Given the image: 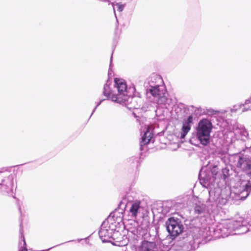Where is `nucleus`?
<instances>
[{
  "label": "nucleus",
  "mask_w": 251,
  "mask_h": 251,
  "mask_svg": "<svg viewBox=\"0 0 251 251\" xmlns=\"http://www.w3.org/2000/svg\"><path fill=\"white\" fill-rule=\"evenodd\" d=\"M212 128V125L209 120L203 119L199 122L197 129V136L202 145L206 146L209 143Z\"/></svg>",
  "instance_id": "nucleus-1"
},
{
  "label": "nucleus",
  "mask_w": 251,
  "mask_h": 251,
  "mask_svg": "<svg viewBox=\"0 0 251 251\" xmlns=\"http://www.w3.org/2000/svg\"><path fill=\"white\" fill-rule=\"evenodd\" d=\"M115 87L117 88L118 94L112 95L111 100L119 103L125 102L127 100L128 96L126 94L127 86L124 80L119 78L114 79Z\"/></svg>",
  "instance_id": "nucleus-2"
},
{
  "label": "nucleus",
  "mask_w": 251,
  "mask_h": 251,
  "mask_svg": "<svg viewBox=\"0 0 251 251\" xmlns=\"http://www.w3.org/2000/svg\"><path fill=\"white\" fill-rule=\"evenodd\" d=\"M168 231L172 236H176L182 233L183 226L178 219L171 217L166 223Z\"/></svg>",
  "instance_id": "nucleus-3"
},
{
  "label": "nucleus",
  "mask_w": 251,
  "mask_h": 251,
  "mask_svg": "<svg viewBox=\"0 0 251 251\" xmlns=\"http://www.w3.org/2000/svg\"><path fill=\"white\" fill-rule=\"evenodd\" d=\"M153 137V134L150 131V128L148 126L146 131L141 137V141L140 143L141 150H143V146L148 144Z\"/></svg>",
  "instance_id": "nucleus-4"
},
{
  "label": "nucleus",
  "mask_w": 251,
  "mask_h": 251,
  "mask_svg": "<svg viewBox=\"0 0 251 251\" xmlns=\"http://www.w3.org/2000/svg\"><path fill=\"white\" fill-rule=\"evenodd\" d=\"M156 249V244L152 242L145 241L139 247V251H154Z\"/></svg>",
  "instance_id": "nucleus-5"
},
{
  "label": "nucleus",
  "mask_w": 251,
  "mask_h": 251,
  "mask_svg": "<svg viewBox=\"0 0 251 251\" xmlns=\"http://www.w3.org/2000/svg\"><path fill=\"white\" fill-rule=\"evenodd\" d=\"M141 201H134L129 209V212L134 218H136L138 210L140 208Z\"/></svg>",
  "instance_id": "nucleus-6"
},
{
  "label": "nucleus",
  "mask_w": 251,
  "mask_h": 251,
  "mask_svg": "<svg viewBox=\"0 0 251 251\" xmlns=\"http://www.w3.org/2000/svg\"><path fill=\"white\" fill-rule=\"evenodd\" d=\"M242 189V192H246V195L244 197V199L247 198L251 191V183L250 181H246L243 180L241 183L240 186Z\"/></svg>",
  "instance_id": "nucleus-7"
},
{
  "label": "nucleus",
  "mask_w": 251,
  "mask_h": 251,
  "mask_svg": "<svg viewBox=\"0 0 251 251\" xmlns=\"http://www.w3.org/2000/svg\"><path fill=\"white\" fill-rule=\"evenodd\" d=\"M103 95L109 99L111 100V96L113 95L112 93V90L110 89V86L107 84L104 85L103 87Z\"/></svg>",
  "instance_id": "nucleus-8"
},
{
  "label": "nucleus",
  "mask_w": 251,
  "mask_h": 251,
  "mask_svg": "<svg viewBox=\"0 0 251 251\" xmlns=\"http://www.w3.org/2000/svg\"><path fill=\"white\" fill-rule=\"evenodd\" d=\"M191 129L190 125L188 124H185V123H183V126L182 127V132L181 134L180 138L181 139H184L186 136V135L189 132Z\"/></svg>",
  "instance_id": "nucleus-9"
},
{
  "label": "nucleus",
  "mask_w": 251,
  "mask_h": 251,
  "mask_svg": "<svg viewBox=\"0 0 251 251\" xmlns=\"http://www.w3.org/2000/svg\"><path fill=\"white\" fill-rule=\"evenodd\" d=\"M204 209L205 207L203 204H196L194 208V211L196 214H200L204 211Z\"/></svg>",
  "instance_id": "nucleus-10"
},
{
  "label": "nucleus",
  "mask_w": 251,
  "mask_h": 251,
  "mask_svg": "<svg viewBox=\"0 0 251 251\" xmlns=\"http://www.w3.org/2000/svg\"><path fill=\"white\" fill-rule=\"evenodd\" d=\"M150 92L151 94L154 97H157L160 96L159 90L158 87H152Z\"/></svg>",
  "instance_id": "nucleus-11"
},
{
  "label": "nucleus",
  "mask_w": 251,
  "mask_h": 251,
  "mask_svg": "<svg viewBox=\"0 0 251 251\" xmlns=\"http://www.w3.org/2000/svg\"><path fill=\"white\" fill-rule=\"evenodd\" d=\"M193 122V117L192 116H189L186 121L184 122L183 123H185L186 125L188 124L190 125Z\"/></svg>",
  "instance_id": "nucleus-12"
},
{
  "label": "nucleus",
  "mask_w": 251,
  "mask_h": 251,
  "mask_svg": "<svg viewBox=\"0 0 251 251\" xmlns=\"http://www.w3.org/2000/svg\"><path fill=\"white\" fill-rule=\"evenodd\" d=\"M247 168L250 171V172H249V175H250L251 176V163L247 165Z\"/></svg>",
  "instance_id": "nucleus-13"
},
{
  "label": "nucleus",
  "mask_w": 251,
  "mask_h": 251,
  "mask_svg": "<svg viewBox=\"0 0 251 251\" xmlns=\"http://www.w3.org/2000/svg\"><path fill=\"white\" fill-rule=\"evenodd\" d=\"M123 9V6L122 5H119V9L120 10V11H122Z\"/></svg>",
  "instance_id": "nucleus-14"
},
{
  "label": "nucleus",
  "mask_w": 251,
  "mask_h": 251,
  "mask_svg": "<svg viewBox=\"0 0 251 251\" xmlns=\"http://www.w3.org/2000/svg\"><path fill=\"white\" fill-rule=\"evenodd\" d=\"M20 251H27V250L26 249V248H24V249H22Z\"/></svg>",
  "instance_id": "nucleus-15"
},
{
  "label": "nucleus",
  "mask_w": 251,
  "mask_h": 251,
  "mask_svg": "<svg viewBox=\"0 0 251 251\" xmlns=\"http://www.w3.org/2000/svg\"><path fill=\"white\" fill-rule=\"evenodd\" d=\"M24 244H25V240H24Z\"/></svg>",
  "instance_id": "nucleus-16"
}]
</instances>
